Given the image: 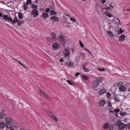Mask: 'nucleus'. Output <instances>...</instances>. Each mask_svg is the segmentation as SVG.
I'll use <instances>...</instances> for the list:
<instances>
[{
    "label": "nucleus",
    "instance_id": "1a4fd4ad",
    "mask_svg": "<svg viewBox=\"0 0 130 130\" xmlns=\"http://www.w3.org/2000/svg\"><path fill=\"white\" fill-rule=\"evenodd\" d=\"M51 38L53 40L56 41L57 39V36L56 34L54 32H52L50 34Z\"/></svg>",
    "mask_w": 130,
    "mask_h": 130
},
{
    "label": "nucleus",
    "instance_id": "e433bc0d",
    "mask_svg": "<svg viewBox=\"0 0 130 130\" xmlns=\"http://www.w3.org/2000/svg\"><path fill=\"white\" fill-rule=\"evenodd\" d=\"M126 114V112H120V115L122 116H124Z\"/></svg>",
    "mask_w": 130,
    "mask_h": 130
},
{
    "label": "nucleus",
    "instance_id": "0eeeda50",
    "mask_svg": "<svg viewBox=\"0 0 130 130\" xmlns=\"http://www.w3.org/2000/svg\"><path fill=\"white\" fill-rule=\"evenodd\" d=\"M63 53L65 57H68L70 54V52L68 50L67 48L64 49L63 51Z\"/></svg>",
    "mask_w": 130,
    "mask_h": 130
},
{
    "label": "nucleus",
    "instance_id": "9b49d317",
    "mask_svg": "<svg viewBox=\"0 0 130 130\" xmlns=\"http://www.w3.org/2000/svg\"><path fill=\"white\" fill-rule=\"evenodd\" d=\"M10 22H12V24H14L15 23L17 22H20V21L18 20V19H17V17H15L14 18V19L13 20H12H12H10Z\"/></svg>",
    "mask_w": 130,
    "mask_h": 130
},
{
    "label": "nucleus",
    "instance_id": "7ed1b4c3",
    "mask_svg": "<svg viewBox=\"0 0 130 130\" xmlns=\"http://www.w3.org/2000/svg\"><path fill=\"white\" fill-rule=\"evenodd\" d=\"M6 123V127L8 128H10L12 127L16 128H18L16 124H12V122Z\"/></svg>",
    "mask_w": 130,
    "mask_h": 130
},
{
    "label": "nucleus",
    "instance_id": "774afa93",
    "mask_svg": "<svg viewBox=\"0 0 130 130\" xmlns=\"http://www.w3.org/2000/svg\"><path fill=\"white\" fill-rule=\"evenodd\" d=\"M10 130H14V129L13 128H12Z\"/></svg>",
    "mask_w": 130,
    "mask_h": 130
},
{
    "label": "nucleus",
    "instance_id": "bb28decb",
    "mask_svg": "<svg viewBox=\"0 0 130 130\" xmlns=\"http://www.w3.org/2000/svg\"><path fill=\"white\" fill-rule=\"evenodd\" d=\"M83 69L84 72H88L90 71L89 70L86 68L85 67V66H83Z\"/></svg>",
    "mask_w": 130,
    "mask_h": 130
},
{
    "label": "nucleus",
    "instance_id": "f8f14e48",
    "mask_svg": "<svg viewBox=\"0 0 130 130\" xmlns=\"http://www.w3.org/2000/svg\"><path fill=\"white\" fill-rule=\"evenodd\" d=\"M126 89L125 87L124 86H122L119 87V90L120 91H124Z\"/></svg>",
    "mask_w": 130,
    "mask_h": 130
},
{
    "label": "nucleus",
    "instance_id": "0e129e2a",
    "mask_svg": "<svg viewBox=\"0 0 130 130\" xmlns=\"http://www.w3.org/2000/svg\"><path fill=\"white\" fill-rule=\"evenodd\" d=\"M20 130H25V129L24 128H21V129Z\"/></svg>",
    "mask_w": 130,
    "mask_h": 130
},
{
    "label": "nucleus",
    "instance_id": "dca6fc26",
    "mask_svg": "<svg viewBox=\"0 0 130 130\" xmlns=\"http://www.w3.org/2000/svg\"><path fill=\"white\" fill-rule=\"evenodd\" d=\"M105 101L104 100H101L99 103V105L100 106H103L105 104Z\"/></svg>",
    "mask_w": 130,
    "mask_h": 130
},
{
    "label": "nucleus",
    "instance_id": "7c9ffc66",
    "mask_svg": "<svg viewBox=\"0 0 130 130\" xmlns=\"http://www.w3.org/2000/svg\"><path fill=\"white\" fill-rule=\"evenodd\" d=\"M107 33L110 36V37H113V35L111 32L109 31H107Z\"/></svg>",
    "mask_w": 130,
    "mask_h": 130
},
{
    "label": "nucleus",
    "instance_id": "c03bdc74",
    "mask_svg": "<svg viewBox=\"0 0 130 130\" xmlns=\"http://www.w3.org/2000/svg\"><path fill=\"white\" fill-rule=\"evenodd\" d=\"M70 20L71 21H73V22H76V20H75V19L74 18H70Z\"/></svg>",
    "mask_w": 130,
    "mask_h": 130
},
{
    "label": "nucleus",
    "instance_id": "c9c22d12",
    "mask_svg": "<svg viewBox=\"0 0 130 130\" xmlns=\"http://www.w3.org/2000/svg\"><path fill=\"white\" fill-rule=\"evenodd\" d=\"M119 29L120 30H118V34H120L122 33L123 31V30H122L121 28H120Z\"/></svg>",
    "mask_w": 130,
    "mask_h": 130
},
{
    "label": "nucleus",
    "instance_id": "603ef678",
    "mask_svg": "<svg viewBox=\"0 0 130 130\" xmlns=\"http://www.w3.org/2000/svg\"><path fill=\"white\" fill-rule=\"evenodd\" d=\"M85 49L87 51H88L92 55V54L91 53V52L90 51L87 49L86 48H85Z\"/></svg>",
    "mask_w": 130,
    "mask_h": 130
},
{
    "label": "nucleus",
    "instance_id": "3c124183",
    "mask_svg": "<svg viewBox=\"0 0 130 130\" xmlns=\"http://www.w3.org/2000/svg\"><path fill=\"white\" fill-rule=\"evenodd\" d=\"M19 18V19H21L22 18V15L21 14H20L19 13L18 14Z\"/></svg>",
    "mask_w": 130,
    "mask_h": 130
},
{
    "label": "nucleus",
    "instance_id": "6e6552de",
    "mask_svg": "<svg viewBox=\"0 0 130 130\" xmlns=\"http://www.w3.org/2000/svg\"><path fill=\"white\" fill-rule=\"evenodd\" d=\"M3 19L5 20L6 21H10L12 20L11 18L10 17H8V15H3Z\"/></svg>",
    "mask_w": 130,
    "mask_h": 130
},
{
    "label": "nucleus",
    "instance_id": "ddd939ff",
    "mask_svg": "<svg viewBox=\"0 0 130 130\" xmlns=\"http://www.w3.org/2000/svg\"><path fill=\"white\" fill-rule=\"evenodd\" d=\"M5 120L6 123L12 122V119L10 117H7L5 118Z\"/></svg>",
    "mask_w": 130,
    "mask_h": 130
},
{
    "label": "nucleus",
    "instance_id": "412c9836",
    "mask_svg": "<svg viewBox=\"0 0 130 130\" xmlns=\"http://www.w3.org/2000/svg\"><path fill=\"white\" fill-rule=\"evenodd\" d=\"M42 17L44 19H45L48 17V13H45L42 14Z\"/></svg>",
    "mask_w": 130,
    "mask_h": 130
},
{
    "label": "nucleus",
    "instance_id": "37998d69",
    "mask_svg": "<svg viewBox=\"0 0 130 130\" xmlns=\"http://www.w3.org/2000/svg\"><path fill=\"white\" fill-rule=\"evenodd\" d=\"M50 10V9L49 8H47L45 10V11L47 13L49 12Z\"/></svg>",
    "mask_w": 130,
    "mask_h": 130
},
{
    "label": "nucleus",
    "instance_id": "4d7b16f0",
    "mask_svg": "<svg viewBox=\"0 0 130 130\" xmlns=\"http://www.w3.org/2000/svg\"><path fill=\"white\" fill-rule=\"evenodd\" d=\"M65 15L66 16H68V17H70V16H69V15L68 14H67V13H66L65 14Z\"/></svg>",
    "mask_w": 130,
    "mask_h": 130
},
{
    "label": "nucleus",
    "instance_id": "6ab92c4d",
    "mask_svg": "<svg viewBox=\"0 0 130 130\" xmlns=\"http://www.w3.org/2000/svg\"><path fill=\"white\" fill-rule=\"evenodd\" d=\"M31 6V8L33 10H37L38 7L36 5L34 4H32Z\"/></svg>",
    "mask_w": 130,
    "mask_h": 130
},
{
    "label": "nucleus",
    "instance_id": "f704fd0d",
    "mask_svg": "<svg viewBox=\"0 0 130 130\" xmlns=\"http://www.w3.org/2000/svg\"><path fill=\"white\" fill-rule=\"evenodd\" d=\"M52 118L55 120L56 121H58V120L57 119L56 116L52 115V116L51 117Z\"/></svg>",
    "mask_w": 130,
    "mask_h": 130
},
{
    "label": "nucleus",
    "instance_id": "393cba45",
    "mask_svg": "<svg viewBox=\"0 0 130 130\" xmlns=\"http://www.w3.org/2000/svg\"><path fill=\"white\" fill-rule=\"evenodd\" d=\"M74 66V63H73L71 61H70L68 63V66L70 68L71 67H72Z\"/></svg>",
    "mask_w": 130,
    "mask_h": 130
},
{
    "label": "nucleus",
    "instance_id": "bf43d9fd",
    "mask_svg": "<svg viewBox=\"0 0 130 130\" xmlns=\"http://www.w3.org/2000/svg\"><path fill=\"white\" fill-rule=\"evenodd\" d=\"M3 16V15H2V13H0V17H2Z\"/></svg>",
    "mask_w": 130,
    "mask_h": 130
},
{
    "label": "nucleus",
    "instance_id": "a19ab883",
    "mask_svg": "<svg viewBox=\"0 0 130 130\" xmlns=\"http://www.w3.org/2000/svg\"><path fill=\"white\" fill-rule=\"evenodd\" d=\"M82 77L85 80H87L88 79V77L86 76L83 75Z\"/></svg>",
    "mask_w": 130,
    "mask_h": 130
},
{
    "label": "nucleus",
    "instance_id": "c85d7f7f",
    "mask_svg": "<svg viewBox=\"0 0 130 130\" xmlns=\"http://www.w3.org/2000/svg\"><path fill=\"white\" fill-rule=\"evenodd\" d=\"M6 117L5 115L3 113L0 112V118H4Z\"/></svg>",
    "mask_w": 130,
    "mask_h": 130
},
{
    "label": "nucleus",
    "instance_id": "2f4dec72",
    "mask_svg": "<svg viewBox=\"0 0 130 130\" xmlns=\"http://www.w3.org/2000/svg\"><path fill=\"white\" fill-rule=\"evenodd\" d=\"M120 110L119 108H116L114 110V111H115V113L116 115L118 112H119Z\"/></svg>",
    "mask_w": 130,
    "mask_h": 130
},
{
    "label": "nucleus",
    "instance_id": "864d4df0",
    "mask_svg": "<svg viewBox=\"0 0 130 130\" xmlns=\"http://www.w3.org/2000/svg\"><path fill=\"white\" fill-rule=\"evenodd\" d=\"M106 0H101V2L103 4H104L106 2Z\"/></svg>",
    "mask_w": 130,
    "mask_h": 130
},
{
    "label": "nucleus",
    "instance_id": "79ce46f5",
    "mask_svg": "<svg viewBox=\"0 0 130 130\" xmlns=\"http://www.w3.org/2000/svg\"><path fill=\"white\" fill-rule=\"evenodd\" d=\"M80 54L81 56L83 57V58H85V54L83 53V52H81L80 53Z\"/></svg>",
    "mask_w": 130,
    "mask_h": 130
},
{
    "label": "nucleus",
    "instance_id": "58836bf2",
    "mask_svg": "<svg viewBox=\"0 0 130 130\" xmlns=\"http://www.w3.org/2000/svg\"><path fill=\"white\" fill-rule=\"evenodd\" d=\"M106 95L107 98H110L111 96V94L109 92L106 94Z\"/></svg>",
    "mask_w": 130,
    "mask_h": 130
},
{
    "label": "nucleus",
    "instance_id": "338daca9",
    "mask_svg": "<svg viewBox=\"0 0 130 130\" xmlns=\"http://www.w3.org/2000/svg\"><path fill=\"white\" fill-rule=\"evenodd\" d=\"M12 58V59H13L14 60H15V61H17V60H16V59H14V58Z\"/></svg>",
    "mask_w": 130,
    "mask_h": 130
},
{
    "label": "nucleus",
    "instance_id": "72a5a7b5",
    "mask_svg": "<svg viewBox=\"0 0 130 130\" xmlns=\"http://www.w3.org/2000/svg\"><path fill=\"white\" fill-rule=\"evenodd\" d=\"M26 4H29L31 5V4L32 3L31 1V0H27V2H26Z\"/></svg>",
    "mask_w": 130,
    "mask_h": 130
},
{
    "label": "nucleus",
    "instance_id": "4be33fe9",
    "mask_svg": "<svg viewBox=\"0 0 130 130\" xmlns=\"http://www.w3.org/2000/svg\"><path fill=\"white\" fill-rule=\"evenodd\" d=\"M125 36L124 35H122L119 37V41H123L124 39V38Z\"/></svg>",
    "mask_w": 130,
    "mask_h": 130
},
{
    "label": "nucleus",
    "instance_id": "5fc2aeb1",
    "mask_svg": "<svg viewBox=\"0 0 130 130\" xmlns=\"http://www.w3.org/2000/svg\"><path fill=\"white\" fill-rule=\"evenodd\" d=\"M63 60V58H61L60 60H59V61L61 62H62Z\"/></svg>",
    "mask_w": 130,
    "mask_h": 130
},
{
    "label": "nucleus",
    "instance_id": "aec40b11",
    "mask_svg": "<svg viewBox=\"0 0 130 130\" xmlns=\"http://www.w3.org/2000/svg\"><path fill=\"white\" fill-rule=\"evenodd\" d=\"M6 126L5 123L3 122H0V128L3 129Z\"/></svg>",
    "mask_w": 130,
    "mask_h": 130
},
{
    "label": "nucleus",
    "instance_id": "e2e57ef3",
    "mask_svg": "<svg viewBox=\"0 0 130 130\" xmlns=\"http://www.w3.org/2000/svg\"><path fill=\"white\" fill-rule=\"evenodd\" d=\"M88 64V63H85V65H84V66H85H85H86V65Z\"/></svg>",
    "mask_w": 130,
    "mask_h": 130
},
{
    "label": "nucleus",
    "instance_id": "473e14b6",
    "mask_svg": "<svg viewBox=\"0 0 130 130\" xmlns=\"http://www.w3.org/2000/svg\"><path fill=\"white\" fill-rule=\"evenodd\" d=\"M47 114L50 117L53 115L52 113L49 110H48L47 111Z\"/></svg>",
    "mask_w": 130,
    "mask_h": 130
},
{
    "label": "nucleus",
    "instance_id": "39448f33",
    "mask_svg": "<svg viewBox=\"0 0 130 130\" xmlns=\"http://www.w3.org/2000/svg\"><path fill=\"white\" fill-rule=\"evenodd\" d=\"M60 46V44L56 42L53 44L52 47L53 50H57L59 48Z\"/></svg>",
    "mask_w": 130,
    "mask_h": 130
},
{
    "label": "nucleus",
    "instance_id": "09e8293b",
    "mask_svg": "<svg viewBox=\"0 0 130 130\" xmlns=\"http://www.w3.org/2000/svg\"><path fill=\"white\" fill-rule=\"evenodd\" d=\"M17 61L18 62V63L20 65L22 66H23V64L20 61H19L18 60H17Z\"/></svg>",
    "mask_w": 130,
    "mask_h": 130
},
{
    "label": "nucleus",
    "instance_id": "69168bd1",
    "mask_svg": "<svg viewBox=\"0 0 130 130\" xmlns=\"http://www.w3.org/2000/svg\"><path fill=\"white\" fill-rule=\"evenodd\" d=\"M127 11H130V9H127Z\"/></svg>",
    "mask_w": 130,
    "mask_h": 130
},
{
    "label": "nucleus",
    "instance_id": "c756f323",
    "mask_svg": "<svg viewBox=\"0 0 130 130\" xmlns=\"http://www.w3.org/2000/svg\"><path fill=\"white\" fill-rule=\"evenodd\" d=\"M105 14L106 15H107V16H108V17H112L113 16L111 14L107 12H105Z\"/></svg>",
    "mask_w": 130,
    "mask_h": 130
},
{
    "label": "nucleus",
    "instance_id": "f3484780",
    "mask_svg": "<svg viewBox=\"0 0 130 130\" xmlns=\"http://www.w3.org/2000/svg\"><path fill=\"white\" fill-rule=\"evenodd\" d=\"M123 82H120L118 83H115L114 84L113 86L114 87L118 86L123 84Z\"/></svg>",
    "mask_w": 130,
    "mask_h": 130
},
{
    "label": "nucleus",
    "instance_id": "052dcab7",
    "mask_svg": "<svg viewBox=\"0 0 130 130\" xmlns=\"http://www.w3.org/2000/svg\"><path fill=\"white\" fill-rule=\"evenodd\" d=\"M23 66L24 68H26L27 69V67L26 66L24 65L23 64V66Z\"/></svg>",
    "mask_w": 130,
    "mask_h": 130
},
{
    "label": "nucleus",
    "instance_id": "423d86ee",
    "mask_svg": "<svg viewBox=\"0 0 130 130\" xmlns=\"http://www.w3.org/2000/svg\"><path fill=\"white\" fill-rule=\"evenodd\" d=\"M38 11L37 10H32L31 11V15L33 16V18H35L39 15Z\"/></svg>",
    "mask_w": 130,
    "mask_h": 130
},
{
    "label": "nucleus",
    "instance_id": "4468645a",
    "mask_svg": "<svg viewBox=\"0 0 130 130\" xmlns=\"http://www.w3.org/2000/svg\"><path fill=\"white\" fill-rule=\"evenodd\" d=\"M50 19L51 20L53 21H58L59 20V19L57 17L53 16L51 17Z\"/></svg>",
    "mask_w": 130,
    "mask_h": 130
},
{
    "label": "nucleus",
    "instance_id": "a211bd4d",
    "mask_svg": "<svg viewBox=\"0 0 130 130\" xmlns=\"http://www.w3.org/2000/svg\"><path fill=\"white\" fill-rule=\"evenodd\" d=\"M106 92V91L105 89H103L101 90L99 93V94L100 95H101Z\"/></svg>",
    "mask_w": 130,
    "mask_h": 130
},
{
    "label": "nucleus",
    "instance_id": "20e7f679",
    "mask_svg": "<svg viewBox=\"0 0 130 130\" xmlns=\"http://www.w3.org/2000/svg\"><path fill=\"white\" fill-rule=\"evenodd\" d=\"M65 37L63 35H60L58 37V39L61 43L64 44L66 43Z\"/></svg>",
    "mask_w": 130,
    "mask_h": 130
},
{
    "label": "nucleus",
    "instance_id": "cd10ccee",
    "mask_svg": "<svg viewBox=\"0 0 130 130\" xmlns=\"http://www.w3.org/2000/svg\"><path fill=\"white\" fill-rule=\"evenodd\" d=\"M57 14L56 13V12L54 11L53 10H51L50 11V15H57Z\"/></svg>",
    "mask_w": 130,
    "mask_h": 130
},
{
    "label": "nucleus",
    "instance_id": "f03ea898",
    "mask_svg": "<svg viewBox=\"0 0 130 130\" xmlns=\"http://www.w3.org/2000/svg\"><path fill=\"white\" fill-rule=\"evenodd\" d=\"M102 128L105 129H108V130H113V125L111 124L109 126V124L108 122H106L104 124Z\"/></svg>",
    "mask_w": 130,
    "mask_h": 130
},
{
    "label": "nucleus",
    "instance_id": "a878e982",
    "mask_svg": "<svg viewBox=\"0 0 130 130\" xmlns=\"http://www.w3.org/2000/svg\"><path fill=\"white\" fill-rule=\"evenodd\" d=\"M28 4H25V3H24V6L23 7L24 8V10H26L28 9Z\"/></svg>",
    "mask_w": 130,
    "mask_h": 130
},
{
    "label": "nucleus",
    "instance_id": "ea45409f",
    "mask_svg": "<svg viewBox=\"0 0 130 130\" xmlns=\"http://www.w3.org/2000/svg\"><path fill=\"white\" fill-rule=\"evenodd\" d=\"M79 43L80 46L82 48L83 47H84V45L83 44L82 42L81 41H79Z\"/></svg>",
    "mask_w": 130,
    "mask_h": 130
},
{
    "label": "nucleus",
    "instance_id": "13d9d810",
    "mask_svg": "<svg viewBox=\"0 0 130 130\" xmlns=\"http://www.w3.org/2000/svg\"><path fill=\"white\" fill-rule=\"evenodd\" d=\"M39 2V0H36L35 2V3H38Z\"/></svg>",
    "mask_w": 130,
    "mask_h": 130
},
{
    "label": "nucleus",
    "instance_id": "f257e3e1",
    "mask_svg": "<svg viewBox=\"0 0 130 130\" xmlns=\"http://www.w3.org/2000/svg\"><path fill=\"white\" fill-rule=\"evenodd\" d=\"M116 125L117 126H118L119 129L125 128H126V125L124 123L122 122V121L120 119L118 120L117 122Z\"/></svg>",
    "mask_w": 130,
    "mask_h": 130
},
{
    "label": "nucleus",
    "instance_id": "8fccbe9b",
    "mask_svg": "<svg viewBox=\"0 0 130 130\" xmlns=\"http://www.w3.org/2000/svg\"><path fill=\"white\" fill-rule=\"evenodd\" d=\"M80 74V73H79L77 72L75 74V76L77 77Z\"/></svg>",
    "mask_w": 130,
    "mask_h": 130
},
{
    "label": "nucleus",
    "instance_id": "2eb2a0df",
    "mask_svg": "<svg viewBox=\"0 0 130 130\" xmlns=\"http://www.w3.org/2000/svg\"><path fill=\"white\" fill-rule=\"evenodd\" d=\"M99 83L96 80L94 81L93 83V87L95 88L99 85Z\"/></svg>",
    "mask_w": 130,
    "mask_h": 130
},
{
    "label": "nucleus",
    "instance_id": "5701e85b",
    "mask_svg": "<svg viewBox=\"0 0 130 130\" xmlns=\"http://www.w3.org/2000/svg\"><path fill=\"white\" fill-rule=\"evenodd\" d=\"M113 100L116 102H119L120 101V100L117 97V96L114 95L113 97Z\"/></svg>",
    "mask_w": 130,
    "mask_h": 130
},
{
    "label": "nucleus",
    "instance_id": "de8ad7c7",
    "mask_svg": "<svg viewBox=\"0 0 130 130\" xmlns=\"http://www.w3.org/2000/svg\"><path fill=\"white\" fill-rule=\"evenodd\" d=\"M98 69L100 71H105V70L104 68Z\"/></svg>",
    "mask_w": 130,
    "mask_h": 130
},
{
    "label": "nucleus",
    "instance_id": "9d476101",
    "mask_svg": "<svg viewBox=\"0 0 130 130\" xmlns=\"http://www.w3.org/2000/svg\"><path fill=\"white\" fill-rule=\"evenodd\" d=\"M40 92L42 93L43 95L47 99H50V97L46 93L43 92L42 90H40Z\"/></svg>",
    "mask_w": 130,
    "mask_h": 130
},
{
    "label": "nucleus",
    "instance_id": "6e6d98bb",
    "mask_svg": "<svg viewBox=\"0 0 130 130\" xmlns=\"http://www.w3.org/2000/svg\"><path fill=\"white\" fill-rule=\"evenodd\" d=\"M127 91L130 92V87L128 88Z\"/></svg>",
    "mask_w": 130,
    "mask_h": 130
},
{
    "label": "nucleus",
    "instance_id": "4c0bfd02",
    "mask_svg": "<svg viewBox=\"0 0 130 130\" xmlns=\"http://www.w3.org/2000/svg\"><path fill=\"white\" fill-rule=\"evenodd\" d=\"M67 82L68 83V84L71 85H73V83L71 82L69 80H66Z\"/></svg>",
    "mask_w": 130,
    "mask_h": 130
},
{
    "label": "nucleus",
    "instance_id": "49530a36",
    "mask_svg": "<svg viewBox=\"0 0 130 130\" xmlns=\"http://www.w3.org/2000/svg\"><path fill=\"white\" fill-rule=\"evenodd\" d=\"M107 103H108V107H112V105L110 103V102L108 101Z\"/></svg>",
    "mask_w": 130,
    "mask_h": 130
},
{
    "label": "nucleus",
    "instance_id": "b1692460",
    "mask_svg": "<svg viewBox=\"0 0 130 130\" xmlns=\"http://www.w3.org/2000/svg\"><path fill=\"white\" fill-rule=\"evenodd\" d=\"M96 81L99 83V82H102L103 81V79L99 77H96Z\"/></svg>",
    "mask_w": 130,
    "mask_h": 130
},
{
    "label": "nucleus",
    "instance_id": "680f3d73",
    "mask_svg": "<svg viewBox=\"0 0 130 130\" xmlns=\"http://www.w3.org/2000/svg\"><path fill=\"white\" fill-rule=\"evenodd\" d=\"M23 66L24 68H26L27 69V67L26 66L24 65L23 64V66Z\"/></svg>",
    "mask_w": 130,
    "mask_h": 130
},
{
    "label": "nucleus",
    "instance_id": "a18cd8bd",
    "mask_svg": "<svg viewBox=\"0 0 130 130\" xmlns=\"http://www.w3.org/2000/svg\"><path fill=\"white\" fill-rule=\"evenodd\" d=\"M18 25L19 26H21V24H22L23 23H24V21H22V22H18Z\"/></svg>",
    "mask_w": 130,
    "mask_h": 130
}]
</instances>
